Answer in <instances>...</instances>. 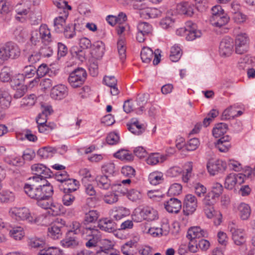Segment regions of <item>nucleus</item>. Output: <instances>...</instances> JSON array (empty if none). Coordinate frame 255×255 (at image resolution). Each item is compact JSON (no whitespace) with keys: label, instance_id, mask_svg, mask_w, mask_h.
I'll return each instance as SVG.
<instances>
[{"label":"nucleus","instance_id":"obj_1","mask_svg":"<svg viewBox=\"0 0 255 255\" xmlns=\"http://www.w3.org/2000/svg\"><path fill=\"white\" fill-rule=\"evenodd\" d=\"M38 183V182H37ZM25 193L31 198L40 199L42 198L51 197L53 194L52 185L46 181L45 184H25L24 186Z\"/></svg>","mask_w":255,"mask_h":255},{"label":"nucleus","instance_id":"obj_2","mask_svg":"<svg viewBox=\"0 0 255 255\" xmlns=\"http://www.w3.org/2000/svg\"><path fill=\"white\" fill-rule=\"evenodd\" d=\"M28 245L31 248L39 249L37 255H65L58 248L48 247L45 241L40 238L34 237L29 239Z\"/></svg>","mask_w":255,"mask_h":255},{"label":"nucleus","instance_id":"obj_3","mask_svg":"<svg viewBox=\"0 0 255 255\" xmlns=\"http://www.w3.org/2000/svg\"><path fill=\"white\" fill-rule=\"evenodd\" d=\"M208 233L206 231L202 229L200 227H192L188 230L187 238L190 241L188 249L192 253L197 252V243L199 240L203 237H207Z\"/></svg>","mask_w":255,"mask_h":255},{"label":"nucleus","instance_id":"obj_4","mask_svg":"<svg viewBox=\"0 0 255 255\" xmlns=\"http://www.w3.org/2000/svg\"><path fill=\"white\" fill-rule=\"evenodd\" d=\"M101 236V232L95 226H86L83 228L82 237L87 241L85 246L88 248L96 247Z\"/></svg>","mask_w":255,"mask_h":255},{"label":"nucleus","instance_id":"obj_5","mask_svg":"<svg viewBox=\"0 0 255 255\" xmlns=\"http://www.w3.org/2000/svg\"><path fill=\"white\" fill-rule=\"evenodd\" d=\"M20 55V49L18 46L12 42H6L0 47V59L3 61L9 59H15Z\"/></svg>","mask_w":255,"mask_h":255},{"label":"nucleus","instance_id":"obj_6","mask_svg":"<svg viewBox=\"0 0 255 255\" xmlns=\"http://www.w3.org/2000/svg\"><path fill=\"white\" fill-rule=\"evenodd\" d=\"M176 34L181 36H185L187 40L191 41L200 37L202 32L200 30L197 29L196 24L191 21H188L186 22L185 27L177 30Z\"/></svg>","mask_w":255,"mask_h":255},{"label":"nucleus","instance_id":"obj_7","mask_svg":"<svg viewBox=\"0 0 255 255\" xmlns=\"http://www.w3.org/2000/svg\"><path fill=\"white\" fill-rule=\"evenodd\" d=\"M31 169L35 176L29 178L31 182L39 183L43 179L50 177L53 174L50 169L42 164H34L31 166Z\"/></svg>","mask_w":255,"mask_h":255},{"label":"nucleus","instance_id":"obj_8","mask_svg":"<svg viewBox=\"0 0 255 255\" xmlns=\"http://www.w3.org/2000/svg\"><path fill=\"white\" fill-rule=\"evenodd\" d=\"M132 218L136 222H140L143 220L152 221L158 218V213L157 211L152 208L146 207L139 212L135 211L132 215Z\"/></svg>","mask_w":255,"mask_h":255},{"label":"nucleus","instance_id":"obj_9","mask_svg":"<svg viewBox=\"0 0 255 255\" xmlns=\"http://www.w3.org/2000/svg\"><path fill=\"white\" fill-rule=\"evenodd\" d=\"M87 76V72L84 69L78 68L70 73L68 81L71 87L77 88L83 84Z\"/></svg>","mask_w":255,"mask_h":255},{"label":"nucleus","instance_id":"obj_10","mask_svg":"<svg viewBox=\"0 0 255 255\" xmlns=\"http://www.w3.org/2000/svg\"><path fill=\"white\" fill-rule=\"evenodd\" d=\"M9 215L15 220L20 221H32L30 212L26 207H11L8 211Z\"/></svg>","mask_w":255,"mask_h":255},{"label":"nucleus","instance_id":"obj_11","mask_svg":"<svg viewBox=\"0 0 255 255\" xmlns=\"http://www.w3.org/2000/svg\"><path fill=\"white\" fill-rule=\"evenodd\" d=\"M153 56V64L154 65H157L160 61V51L158 49L153 52L150 48L144 47L140 52V57L144 63L150 62Z\"/></svg>","mask_w":255,"mask_h":255},{"label":"nucleus","instance_id":"obj_12","mask_svg":"<svg viewBox=\"0 0 255 255\" xmlns=\"http://www.w3.org/2000/svg\"><path fill=\"white\" fill-rule=\"evenodd\" d=\"M133 7L135 9L140 10L141 16L145 19L154 18L160 14L159 10L156 8L148 7L145 2L134 3Z\"/></svg>","mask_w":255,"mask_h":255},{"label":"nucleus","instance_id":"obj_13","mask_svg":"<svg viewBox=\"0 0 255 255\" xmlns=\"http://www.w3.org/2000/svg\"><path fill=\"white\" fill-rule=\"evenodd\" d=\"M249 38L246 33L238 34L235 39V52L238 54L246 53L249 48Z\"/></svg>","mask_w":255,"mask_h":255},{"label":"nucleus","instance_id":"obj_14","mask_svg":"<svg viewBox=\"0 0 255 255\" xmlns=\"http://www.w3.org/2000/svg\"><path fill=\"white\" fill-rule=\"evenodd\" d=\"M207 168L210 175H215L224 172L226 169L227 164L220 159L212 160L207 163Z\"/></svg>","mask_w":255,"mask_h":255},{"label":"nucleus","instance_id":"obj_15","mask_svg":"<svg viewBox=\"0 0 255 255\" xmlns=\"http://www.w3.org/2000/svg\"><path fill=\"white\" fill-rule=\"evenodd\" d=\"M234 41L232 38L226 37L221 41L219 46V53L222 57H229L233 52Z\"/></svg>","mask_w":255,"mask_h":255},{"label":"nucleus","instance_id":"obj_16","mask_svg":"<svg viewBox=\"0 0 255 255\" xmlns=\"http://www.w3.org/2000/svg\"><path fill=\"white\" fill-rule=\"evenodd\" d=\"M197 207V200L192 194L185 196L183 202V212L185 215L193 214Z\"/></svg>","mask_w":255,"mask_h":255},{"label":"nucleus","instance_id":"obj_17","mask_svg":"<svg viewBox=\"0 0 255 255\" xmlns=\"http://www.w3.org/2000/svg\"><path fill=\"white\" fill-rule=\"evenodd\" d=\"M236 212L240 219L243 221L248 220L251 215V208L250 206L245 202H241L235 207Z\"/></svg>","mask_w":255,"mask_h":255},{"label":"nucleus","instance_id":"obj_18","mask_svg":"<svg viewBox=\"0 0 255 255\" xmlns=\"http://www.w3.org/2000/svg\"><path fill=\"white\" fill-rule=\"evenodd\" d=\"M68 94L67 88L64 85L54 86L51 90V97L57 100H62L67 97Z\"/></svg>","mask_w":255,"mask_h":255},{"label":"nucleus","instance_id":"obj_19","mask_svg":"<svg viewBox=\"0 0 255 255\" xmlns=\"http://www.w3.org/2000/svg\"><path fill=\"white\" fill-rule=\"evenodd\" d=\"M243 182V176L240 174L231 173L225 179L224 186L225 188L232 190L236 184Z\"/></svg>","mask_w":255,"mask_h":255},{"label":"nucleus","instance_id":"obj_20","mask_svg":"<svg viewBox=\"0 0 255 255\" xmlns=\"http://www.w3.org/2000/svg\"><path fill=\"white\" fill-rule=\"evenodd\" d=\"M129 131L135 135H140L145 130L143 124H141L137 119L133 118L127 124Z\"/></svg>","mask_w":255,"mask_h":255},{"label":"nucleus","instance_id":"obj_21","mask_svg":"<svg viewBox=\"0 0 255 255\" xmlns=\"http://www.w3.org/2000/svg\"><path fill=\"white\" fill-rule=\"evenodd\" d=\"M59 187L63 193H72L78 188L79 182L76 179L68 178L63 183H60Z\"/></svg>","mask_w":255,"mask_h":255},{"label":"nucleus","instance_id":"obj_22","mask_svg":"<svg viewBox=\"0 0 255 255\" xmlns=\"http://www.w3.org/2000/svg\"><path fill=\"white\" fill-rule=\"evenodd\" d=\"M229 229L232 234V238L235 244L241 246L245 243V239L241 230L237 229L233 224L229 226Z\"/></svg>","mask_w":255,"mask_h":255},{"label":"nucleus","instance_id":"obj_23","mask_svg":"<svg viewBox=\"0 0 255 255\" xmlns=\"http://www.w3.org/2000/svg\"><path fill=\"white\" fill-rule=\"evenodd\" d=\"M164 207L168 212L177 213L181 208L182 203L177 198H171L164 203Z\"/></svg>","mask_w":255,"mask_h":255},{"label":"nucleus","instance_id":"obj_24","mask_svg":"<svg viewBox=\"0 0 255 255\" xmlns=\"http://www.w3.org/2000/svg\"><path fill=\"white\" fill-rule=\"evenodd\" d=\"M237 106L234 105L225 110L222 113L221 119L222 120H228L241 116L243 113V112L237 111Z\"/></svg>","mask_w":255,"mask_h":255},{"label":"nucleus","instance_id":"obj_25","mask_svg":"<svg viewBox=\"0 0 255 255\" xmlns=\"http://www.w3.org/2000/svg\"><path fill=\"white\" fill-rule=\"evenodd\" d=\"M148 99V95L143 94L139 95L134 103V110L138 114H141L144 109V105L146 104Z\"/></svg>","mask_w":255,"mask_h":255},{"label":"nucleus","instance_id":"obj_26","mask_svg":"<svg viewBox=\"0 0 255 255\" xmlns=\"http://www.w3.org/2000/svg\"><path fill=\"white\" fill-rule=\"evenodd\" d=\"M104 242L109 246L100 247V249L96 252V255H119V252L113 248L111 241H105Z\"/></svg>","mask_w":255,"mask_h":255},{"label":"nucleus","instance_id":"obj_27","mask_svg":"<svg viewBox=\"0 0 255 255\" xmlns=\"http://www.w3.org/2000/svg\"><path fill=\"white\" fill-rule=\"evenodd\" d=\"M98 226L102 230L109 233L113 232L116 229L115 223L112 220L108 218L100 220Z\"/></svg>","mask_w":255,"mask_h":255},{"label":"nucleus","instance_id":"obj_28","mask_svg":"<svg viewBox=\"0 0 255 255\" xmlns=\"http://www.w3.org/2000/svg\"><path fill=\"white\" fill-rule=\"evenodd\" d=\"M105 84L111 88V94L113 96L118 95L120 91L117 87V80L114 76H105L104 78Z\"/></svg>","mask_w":255,"mask_h":255},{"label":"nucleus","instance_id":"obj_29","mask_svg":"<svg viewBox=\"0 0 255 255\" xmlns=\"http://www.w3.org/2000/svg\"><path fill=\"white\" fill-rule=\"evenodd\" d=\"M61 243L63 247L67 248L74 247L78 244L76 234H74L72 231H68L65 238L62 240Z\"/></svg>","mask_w":255,"mask_h":255},{"label":"nucleus","instance_id":"obj_30","mask_svg":"<svg viewBox=\"0 0 255 255\" xmlns=\"http://www.w3.org/2000/svg\"><path fill=\"white\" fill-rule=\"evenodd\" d=\"M105 51V44L102 41H97L92 45V53L97 58L103 57Z\"/></svg>","mask_w":255,"mask_h":255},{"label":"nucleus","instance_id":"obj_31","mask_svg":"<svg viewBox=\"0 0 255 255\" xmlns=\"http://www.w3.org/2000/svg\"><path fill=\"white\" fill-rule=\"evenodd\" d=\"M99 216V212L97 210H92L86 213L85 215L83 221V228L88 225L90 223H93L96 222ZM90 226H91V225Z\"/></svg>","mask_w":255,"mask_h":255},{"label":"nucleus","instance_id":"obj_32","mask_svg":"<svg viewBox=\"0 0 255 255\" xmlns=\"http://www.w3.org/2000/svg\"><path fill=\"white\" fill-rule=\"evenodd\" d=\"M130 214L129 210L123 207H116L112 212L111 215L116 220H120Z\"/></svg>","mask_w":255,"mask_h":255},{"label":"nucleus","instance_id":"obj_33","mask_svg":"<svg viewBox=\"0 0 255 255\" xmlns=\"http://www.w3.org/2000/svg\"><path fill=\"white\" fill-rule=\"evenodd\" d=\"M229 17L223 13L214 18H211L210 21L212 24L217 27H222L226 25L229 21Z\"/></svg>","mask_w":255,"mask_h":255},{"label":"nucleus","instance_id":"obj_34","mask_svg":"<svg viewBox=\"0 0 255 255\" xmlns=\"http://www.w3.org/2000/svg\"><path fill=\"white\" fill-rule=\"evenodd\" d=\"M57 152V149L55 147L48 146L44 147L38 150V155L43 159H47L52 157Z\"/></svg>","mask_w":255,"mask_h":255},{"label":"nucleus","instance_id":"obj_35","mask_svg":"<svg viewBox=\"0 0 255 255\" xmlns=\"http://www.w3.org/2000/svg\"><path fill=\"white\" fill-rule=\"evenodd\" d=\"M136 241L130 240L122 246L121 248L122 252L125 255H133L134 249L136 247Z\"/></svg>","mask_w":255,"mask_h":255},{"label":"nucleus","instance_id":"obj_36","mask_svg":"<svg viewBox=\"0 0 255 255\" xmlns=\"http://www.w3.org/2000/svg\"><path fill=\"white\" fill-rule=\"evenodd\" d=\"M228 128V125L225 123H220L216 124L212 130L213 136L216 138L220 137L227 132Z\"/></svg>","mask_w":255,"mask_h":255},{"label":"nucleus","instance_id":"obj_37","mask_svg":"<svg viewBox=\"0 0 255 255\" xmlns=\"http://www.w3.org/2000/svg\"><path fill=\"white\" fill-rule=\"evenodd\" d=\"M39 30L43 42L48 43L52 41L50 31L47 25L42 24Z\"/></svg>","mask_w":255,"mask_h":255},{"label":"nucleus","instance_id":"obj_38","mask_svg":"<svg viewBox=\"0 0 255 255\" xmlns=\"http://www.w3.org/2000/svg\"><path fill=\"white\" fill-rule=\"evenodd\" d=\"M80 23L78 22L73 24H68L66 25L63 30V32L66 38H72L76 35V29L79 28Z\"/></svg>","mask_w":255,"mask_h":255},{"label":"nucleus","instance_id":"obj_39","mask_svg":"<svg viewBox=\"0 0 255 255\" xmlns=\"http://www.w3.org/2000/svg\"><path fill=\"white\" fill-rule=\"evenodd\" d=\"M47 234L54 240L60 238L62 236L61 227L55 224L51 225L48 228Z\"/></svg>","mask_w":255,"mask_h":255},{"label":"nucleus","instance_id":"obj_40","mask_svg":"<svg viewBox=\"0 0 255 255\" xmlns=\"http://www.w3.org/2000/svg\"><path fill=\"white\" fill-rule=\"evenodd\" d=\"M14 194L9 191H2L0 192V202L1 203H8L15 200Z\"/></svg>","mask_w":255,"mask_h":255},{"label":"nucleus","instance_id":"obj_41","mask_svg":"<svg viewBox=\"0 0 255 255\" xmlns=\"http://www.w3.org/2000/svg\"><path fill=\"white\" fill-rule=\"evenodd\" d=\"M96 180L97 182L98 186L100 188L107 190L111 186V181L106 175L97 176L96 178Z\"/></svg>","mask_w":255,"mask_h":255},{"label":"nucleus","instance_id":"obj_42","mask_svg":"<svg viewBox=\"0 0 255 255\" xmlns=\"http://www.w3.org/2000/svg\"><path fill=\"white\" fill-rule=\"evenodd\" d=\"M11 237L15 240H21L24 236L23 228L20 226L14 227L9 231Z\"/></svg>","mask_w":255,"mask_h":255},{"label":"nucleus","instance_id":"obj_43","mask_svg":"<svg viewBox=\"0 0 255 255\" xmlns=\"http://www.w3.org/2000/svg\"><path fill=\"white\" fill-rule=\"evenodd\" d=\"M182 52L180 47L177 45H174L171 48L170 59L172 62H177L181 57Z\"/></svg>","mask_w":255,"mask_h":255},{"label":"nucleus","instance_id":"obj_44","mask_svg":"<svg viewBox=\"0 0 255 255\" xmlns=\"http://www.w3.org/2000/svg\"><path fill=\"white\" fill-rule=\"evenodd\" d=\"M13 35L17 41L22 42L27 37V32L23 27L18 26L14 29Z\"/></svg>","mask_w":255,"mask_h":255},{"label":"nucleus","instance_id":"obj_45","mask_svg":"<svg viewBox=\"0 0 255 255\" xmlns=\"http://www.w3.org/2000/svg\"><path fill=\"white\" fill-rule=\"evenodd\" d=\"M148 180L151 184L156 185L163 181V174L161 172H154L151 173L148 176Z\"/></svg>","mask_w":255,"mask_h":255},{"label":"nucleus","instance_id":"obj_46","mask_svg":"<svg viewBox=\"0 0 255 255\" xmlns=\"http://www.w3.org/2000/svg\"><path fill=\"white\" fill-rule=\"evenodd\" d=\"M165 160V157L158 153H152L146 159L148 164L154 165L159 162H162Z\"/></svg>","mask_w":255,"mask_h":255},{"label":"nucleus","instance_id":"obj_47","mask_svg":"<svg viewBox=\"0 0 255 255\" xmlns=\"http://www.w3.org/2000/svg\"><path fill=\"white\" fill-rule=\"evenodd\" d=\"M66 23V18L62 16H59L54 19V30L57 33L63 32Z\"/></svg>","mask_w":255,"mask_h":255},{"label":"nucleus","instance_id":"obj_48","mask_svg":"<svg viewBox=\"0 0 255 255\" xmlns=\"http://www.w3.org/2000/svg\"><path fill=\"white\" fill-rule=\"evenodd\" d=\"M137 28L138 31L143 33L144 34L147 35L148 36L152 33V26L147 22H139L137 25Z\"/></svg>","mask_w":255,"mask_h":255},{"label":"nucleus","instance_id":"obj_49","mask_svg":"<svg viewBox=\"0 0 255 255\" xmlns=\"http://www.w3.org/2000/svg\"><path fill=\"white\" fill-rule=\"evenodd\" d=\"M115 157L122 160L130 161L133 160V156L128 150L122 149L116 152L114 154Z\"/></svg>","mask_w":255,"mask_h":255},{"label":"nucleus","instance_id":"obj_50","mask_svg":"<svg viewBox=\"0 0 255 255\" xmlns=\"http://www.w3.org/2000/svg\"><path fill=\"white\" fill-rule=\"evenodd\" d=\"M174 19L170 16H165L162 18L160 21V26L164 29L172 28L174 24Z\"/></svg>","mask_w":255,"mask_h":255},{"label":"nucleus","instance_id":"obj_51","mask_svg":"<svg viewBox=\"0 0 255 255\" xmlns=\"http://www.w3.org/2000/svg\"><path fill=\"white\" fill-rule=\"evenodd\" d=\"M101 169L103 173L108 175H114L116 172L115 165L112 162L106 163L102 166Z\"/></svg>","mask_w":255,"mask_h":255},{"label":"nucleus","instance_id":"obj_52","mask_svg":"<svg viewBox=\"0 0 255 255\" xmlns=\"http://www.w3.org/2000/svg\"><path fill=\"white\" fill-rule=\"evenodd\" d=\"M117 48L120 58L121 60L123 62L126 58V48L123 40L121 39L118 41Z\"/></svg>","mask_w":255,"mask_h":255},{"label":"nucleus","instance_id":"obj_53","mask_svg":"<svg viewBox=\"0 0 255 255\" xmlns=\"http://www.w3.org/2000/svg\"><path fill=\"white\" fill-rule=\"evenodd\" d=\"M0 80L3 82L12 81L11 74L8 67H4L1 69L0 73Z\"/></svg>","mask_w":255,"mask_h":255},{"label":"nucleus","instance_id":"obj_54","mask_svg":"<svg viewBox=\"0 0 255 255\" xmlns=\"http://www.w3.org/2000/svg\"><path fill=\"white\" fill-rule=\"evenodd\" d=\"M199 140L197 138L190 139L186 144H185L184 148L188 151H193L196 150L199 145Z\"/></svg>","mask_w":255,"mask_h":255},{"label":"nucleus","instance_id":"obj_55","mask_svg":"<svg viewBox=\"0 0 255 255\" xmlns=\"http://www.w3.org/2000/svg\"><path fill=\"white\" fill-rule=\"evenodd\" d=\"M182 189V186L180 184L174 183L172 184L168 191V194L170 196H176L179 195Z\"/></svg>","mask_w":255,"mask_h":255},{"label":"nucleus","instance_id":"obj_56","mask_svg":"<svg viewBox=\"0 0 255 255\" xmlns=\"http://www.w3.org/2000/svg\"><path fill=\"white\" fill-rule=\"evenodd\" d=\"M193 188L195 194L198 197H202L204 196L207 192L206 187L200 183H195L193 185Z\"/></svg>","mask_w":255,"mask_h":255},{"label":"nucleus","instance_id":"obj_57","mask_svg":"<svg viewBox=\"0 0 255 255\" xmlns=\"http://www.w3.org/2000/svg\"><path fill=\"white\" fill-rule=\"evenodd\" d=\"M36 73V69L31 65L26 66L24 69L22 74L25 78H30L33 77Z\"/></svg>","mask_w":255,"mask_h":255},{"label":"nucleus","instance_id":"obj_58","mask_svg":"<svg viewBox=\"0 0 255 255\" xmlns=\"http://www.w3.org/2000/svg\"><path fill=\"white\" fill-rule=\"evenodd\" d=\"M127 196L130 200L135 202L141 198L142 195L138 190L131 189L127 192Z\"/></svg>","mask_w":255,"mask_h":255},{"label":"nucleus","instance_id":"obj_59","mask_svg":"<svg viewBox=\"0 0 255 255\" xmlns=\"http://www.w3.org/2000/svg\"><path fill=\"white\" fill-rule=\"evenodd\" d=\"M180 11L181 12L185 15H187L189 16H191L193 15L194 13V7L191 4L185 3H184L180 6Z\"/></svg>","mask_w":255,"mask_h":255},{"label":"nucleus","instance_id":"obj_60","mask_svg":"<svg viewBox=\"0 0 255 255\" xmlns=\"http://www.w3.org/2000/svg\"><path fill=\"white\" fill-rule=\"evenodd\" d=\"M216 198H217L213 195V193L209 192L203 199V204L204 206H213Z\"/></svg>","mask_w":255,"mask_h":255},{"label":"nucleus","instance_id":"obj_61","mask_svg":"<svg viewBox=\"0 0 255 255\" xmlns=\"http://www.w3.org/2000/svg\"><path fill=\"white\" fill-rule=\"evenodd\" d=\"M36 101V96L34 94L30 95L28 97L24 98L22 99L21 102V106L22 107H32Z\"/></svg>","mask_w":255,"mask_h":255},{"label":"nucleus","instance_id":"obj_62","mask_svg":"<svg viewBox=\"0 0 255 255\" xmlns=\"http://www.w3.org/2000/svg\"><path fill=\"white\" fill-rule=\"evenodd\" d=\"M64 195L62 197V203L64 205L69 206L71 205L75 200V197L71 193H63Z\"/></svg>","mask_w":255,"mask_h":255},{"label":"nucleus","instance_id":"obj_63","mask_svg":"<svg viewBox=\"0 0 255 255\" xmlns=\"http://www.w3.org/2000/svg\"><path fill=\"white\" fill-rule=\"evenodd\" d=\"M49 213L52 216H57L59 215L61 213V209L62 207V205L57 203H54L51 201V205H50Z\"/></svg>","mask_w":255,"mask_h":255},{"label":"nucleus","instance_id":"obj_64","mask_svg":"<svg viewBox=\"0 0 255 255\" xmlns=\"http://www.w3.org/2000/svg\"><path fill=\"white\" fill-rule=\"evenodd\" d=\"M37 200V204L38 206L44 209H48L51 205V197L42 198L40 199H36Z\"/></svg>","mask_w":255,"mask_h":255}]
</instances>
